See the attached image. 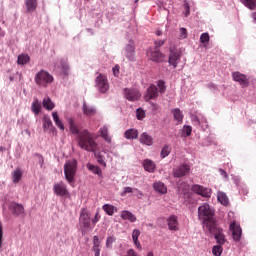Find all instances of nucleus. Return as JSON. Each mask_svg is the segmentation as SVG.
Instances as JSON below:
<instances>
[{
    "mask_svg": "<svg viewBox=\"0 0 256 256\" xmlns=\"http://www.w3.org/2000/svg\"><path fill=\"white\" fill-rule=\"evenodd\" d=\"M68 125L71 133H73V135H78L79 147H81V149H85V151H92L94 153V157H97V153L95 152V136L87 130L79 132V127H77L73 118H68Z\"/></svg>",
    "mask_w": 256,
    "mask_h": 256,
    "instance_id": "1",
    "label": "nucleus"
},
{
    "mask_svg": "<svg viewBox=\"0 0 256 256\" xmlns=\"http://www.w3.org/2000/svg\"><path fill=\"white\" fill-rule=\"evenodd\" d=\"M198 217L203 221L204 230L216 224L215 219L213 218V210L207 203L198 208Z\"/></svg>",
    "mask_w": 256,
    "mask_h": 256,
    "instance_id": "2",
    "label": "nucleus"
},
{
    "mask_svg": "<svg viewBox=\"0 0 256 256\" xmlns=\"http://www.w3.org/2000/svg\"><path fill=\"white\" fill-rule=\"evenodd\" d=\"M64 175L69 185H74L75 175H77V160L72 159L66 161L64 164Z\"/></svg>",
    "mask_w": 256,
    "mask_h": 256,
    "instance_id": "3",
    "label": "nucleus"
},
{
    "mask_svg": "<svg viewBox=\"0 0 256 256\" xmlns=\"http://www.w3.org/2000/svg\"><path fill=\"white\" fill-rule=\"evenodd\" d=\"M36 85L38 87H49L53 83V75L45 70H40L34 77Z\"/></svg>",
    "mask_w": 256,
    "mask_h": 256,
    "instance_id": "4",
    "label": "nucleus"
},
{
    "mask_svg": "<svg viewBox=\"0 0 256 256\" xmlns=\"http://www.w3.org/2000/svg\"><path fill=\"white\" fill-rule=\"evenodd\" d=\"M79 223L82 235L91 231V216H89V211H87V209H82L79 217Z\"/></svg>",
    "mask_w": 256,
    "mask_h": 256,
    "instance_id": "5",
    "label": "nucleus"
},
{
    "mask_svg": "<svg viewBox=\"0 0 256 256\" xmlns=\"http://www.w3.org/2000/svg\"><path fill=\"white\" fill-rule=\"evenodd\" d=\"M204 231H207L208 233H210V235H214L216 243H218V245H225L227 239H225L223 229L217 228V224H213L212 226L206 228Z\"/></svg>",
    "mask_w": 256,
    "mask_h": 256,
    "instance_id": "6",
    "label": "nucleus"
},
{
    "mask_svg": "<svg viewBox=\"0 0 256 256\" xmlns=\"http://www.w3.org/2000/svg\"><path fill=\"white\" fill-rule=\"evenodd\" d=\"M147 57L153 63H163L165 61V54L157 48H150L147 50Z\"/></svg>",
    "mask_w": 256,
    "mask_h": 256,
    "instance_id": "7",
    "label": "nucleus"
},
{
    "mask_svg": "<svg viewBox=\"0 0 256 256\" xmlns=\"http://www.w3.org/2000/svg\"><path fill=\"white\" fill-rule=\"evenodd\" d=\"M97 89L100 94L105 95L109 91V80L107 76L100 74L97 77Z\"/></svg>",
    "mask_w": 256,
    "mask_h": 256,
    "instance_id": "8",
    "label": "nucleus"
},
{
    "mask_svg": "<svg viewBox=\"0 0 256 256\" xmlns=\"http://www.w3.org/2000/svg\"><path fill=\"white\" fill-rule=\"evenodd\" d=\"M124 97L128 101H138L141 98V92L135 88H125Z\"/></svg>",
    "mask_w": 256,
    "mask_h": 256,
    "instance_id": "9",
    "label": "nucleus"
},
{
    "mask_svg": "<svg viewBox=\"0 0 256 256\" xmlns=\"http://www.w3.org/2000/svg\"><path fill=\"white\" fill-rule=\"evenodd\" d=\"M53 192L58 197H67V195H69V190H67V185H65V183L63 182H58L54 184Z\"/></svg>",
    "mask_w": 256,
    "mask_h": 256,
    "instance_id": "10",
    "label": "nucleus"
},
{
    "mask_svg": "<svg viewBox=\"0 0 256 256\" xmlns=\"http://www.w3.org/2000/svg\"><path fill=\"white\" fill-rule=\"evenodd\" d=\"M232 79L233 81H236V83H239L242 87H248L249 86V79H247V76L239 71L232 73Z\"/></svg>",
    "mask_w": 256,
    "mask_h": 256,
    "instance_id": "11",
    "label": "nucleus"
},
{
    "mask_svg": "<svg viewBox=\"0 0 256 256\" xmlns=\"http://www.w3.org/2000/svg\"><path fill=\"white\" fill-rule=\"evenodd\" d=\"M191 171V166L188 164H181L176 169L173 170L174 177L181 178L185 177V175H189Z\"/></svg>",
    "mask_w": 256,
    "mask_h": 256,
    "instance_id": "12",
    "label": "nucleus"
},
{
    "mask_svg": "<svg viewBox=\"0 0 256 256\" xmlns=\"http://www.w3.org/2000/svg\"><path fill=\"white\" fill-rule=\"evenodd\" d=\"M9 210L14 217H19V215H25V207H23V204H19L17 202H11L9 204Z\"/></svg>",
    "mask_w": 256,
    "mask_h": 256,
    "instance_id": "13",
    "label": "nucleus"
},
{
    "mask_svg": "<svg viewBox=\"0 0 256 256\" xmlns=\"http://www.w3.org/2000/svg\"><path fill=\"white\" fill-rule=\"evenodd\" d=\"M181 61V54H179V51L173 50V48H170L169 53V65H172L174 69H177V65H179V62Z\"/></svg>",
    "mask_w": 256,
    "mask_h": 256,
    "instance_id": "14",
    "label": "nucleus"
},
{
    "mask_svg": "<svg viewBox=\"0 0 256 256\" xmlns=\"http://www.w3.org/2000/svg\"><path fill=\"white\" fill-rule=\"evenodd\" d=\"M191 190L197 195H201V197H211V189L205 188L199 184L192 185Z\"/></svg>",
    "mask_w": 256,
    "mask_h": 256,
    "instance_id": "15",
    "label": "nucleus"
},
{
    "mask_svg": "<svg viewBox=\"0 0 256 256\" xmlns=\"http://www.w3.org/2000/svg\"><path fill=\"white\" fill-rule=\"evenodd\" d=\"M230 231L232 232V237L234 241H241V235H243V230L241 226L235 222L230 224Z\"/></svg>",
    "mask_w": 256,
    "mask_h": 256,
    "instance_id": "16",
    "label": "nucleus"
},
{
    "mask_svg": "<svg viewBox=\"0 0 256 256\" xmlns=\"http://www.w3.org/2000/svg\"><path fill=\"white\" fill-rule=\"evenodd\" d=\"M159 97V89L157 86L151 85L148 87L146 95L144 96L145 101H151V99H157Z\"/></svg>",
    "mask_w": 256,
    "mask_h": 256,
    "instance_id": "17",
    "label": "nucleus"
},
{
    "mask_svg": "<svg viewBox=\"0 0 256 256\" xmlns=\"http://www.w3.org/2000/svg\"><path fill=\"white\" fill-rule=\"evenodd\" d=\"M125 57L129 61H135V43L133 41H129V43L126 45Z\"/></svg>",
    "mask_w": 256,
    "mask_h": 256,
    "instance_id": "18",
    "label": "nucleus"
},
{
    "mask_svg": "<svg viewBox=\"0 0 256 256\" xmlns=\"http://www.w3.org/2000/svg\"><path fill=\"white\" fill-rule=\"evenodd\" d=\"M168 229L170 231H177L179 229V220L177 216L171 215L167 220Z\"/></svg>",
    "mask_w": 256,
    "mask_h": 256,
    "instance_id": "19",
    "label": "nucleus"
},
{
    "mask_svg": "<svg viewBox=\"0 0 256 256\" xmlns=\"http://www.w3.org/2000/svg\"><path fill=\"white\" fill-rule=\"evenodd\" d=\"M39 0H25V7L27 13H33L34 11H37V7L39 5Z\"/></svg>",
    "mask_w": 256,
    "mask_h": 256,
    "instance_id": "20",
    "label": "nucleus"
},
{
    "mask_svg": "<svg viewBox=\"0 0 256 256\" xmlns=\"http://www.w3.org/2000/svg\"><path fill=\"white\" fill-rule=\"evenodd\" d=\"M99 135L106 141V143H111L112 138L111 135L109 134V127L103 126L99 129Z\"/></svg>",
    "mask_w": 256,
    "mask_h": 256,
    "instance_id": "21",
    "label": "nucleus"
},
{
    "mask_svg": "<svg viewBox=\"0 0 256 256\" xmlns=\"http://www.w3.org/2000/svg\"><path fill=\"white\" fill-rule=\"evenodd\" d=\"M140 143H142V145H147L148 147H151V145H153V137L147 134V132H144L140 135Z\"/></svg>",
    "mask_w": 256,
    "mask_h": 256,
    "instance_id": "22",
    "label": "nucleus"
},
{
    "mask_svg": "<svg viewBox=\"0 0 256 256\" xmlns=\"http://www.w3.org/2000/svg\"><path fill=\"white\" fill-rule=\"evenodd\" d=\"M121 218L124 220V221H130V223H135V221H137V217L129 212L128 210H123L121 212Z\"/></svg>",
    "mask_w": 256,
    "mask_h": 256,
    "instance_id": "23",
    "label": "nucleus"
},
{
    "mask_svg": "<svg viewBox=\"0 0 256 256\" xmlns=\"http://www.w3.org/2000/svg\"><path fill=\"white\" fill-rule=\"evenodd\" d=\"M43 129L45 132L47 131H55V126H53V122L49 116L43 117Z\"/></svg>",
    "mask_w": 256,
    "mask_h": 256,
    "instance_id": "24",
    "label": "nucleus"
},
{
    "mask_svg": "<svg viewBox=\"0 0 256 256\" xmlns=\"http://www.w3.org/2000/svg\"><path fill=\"white\" fill-rule=\"evenodd\" d=\"M153 189L157 191V193H161V195H165L167 193V186L165 183L158 181L153 184Z\"/></svg>",
    "mask_w": 256,
    "mask_h": 256,
    "instance_id": "25",
    "label": "nucleus"
},
{
    "mask_svg": "<svg viewBox=\"0 0 256 256\" xmlns=\"http://www.w3.org/2000/svg\"><path fill=\"white\" fill-rule=\"evenodd\" d=\"M171 113H172L175 121H177V123L179 125H181V123H183V117H184L183 112L181 111V109L175 108V109L171 110Z\"/></svg>",
    "mask_w": 256,
    "mask_h": 256,
    "instance_id": "26",
    "label": "nucleus"
},
{
    "mask_svg": "<svg viewBox=\"0 0 256 256\" xmlns=\"http://www.w3.org/2000/svg\"><path fill=\"white\" fill-rule=\"evenodd\" d=\"M141 235V230L139 229H134L132 232V239L134 241L135 247L137 249H141V242H139V236Z\"/></svg>",
    "mask_w": 256,
    "mask_h": 256,
    "instance_id": "27",
    "label": "nucleus"
},
{
    "mask_svg": "<svg viewBox=\"0 0 256 256\" xmlns=\"http://www.w3.org/2000/svg\"><path fill=\"white\" fill-rule=\"evenodd\" d=\"M144 169L145 171H148V173H154L155 172V162H153L150 159L144 160Z\"/></svg>",
    "mask_w": 256,
    "mask_h": 256,
    "instance_id": "28",
    "label": "nucleus"
},
{
    "mask_svg": "<svg viewBox=\"0 0 256 256\" xmlns=\"http://www.w3.org/2000/svg\"><path fill=\"white\" fill-rule=\"evenodd\" d=\"M22 178H23V171H21L20 168H16L12 173L13 183H19Z\"/></svg>",
    "mask_w": 256,
    "mask_h": 256,
    "instance_id": "29",
    "label": "nucleus"
},
{
    "mask_svg": "<svg viewBox=\"0 0 256 256\" xmlns=\"http://www.w3.org/2000/svg\"><path fill=\"white\" fill-rule=\"evenodd\" d=\"M42 105L44 109H47L48 111H53V109L55 108V104H53V102L51 101V98L49 97H45L43 99Z\"/></svg>",
    "mask_w": 256,
    "mask_h": 256,
    "instance_id": "30",
    "label": "nucleus"
},
{
    "mask_svg": "<svg viewBox=\"0 0 256 256\" xmlns=\"http://www.w3.org/2000/svg\"><path fill=\"white\" fill-rule=\"evenodd\" d=\"M124 135L126 139H137L139 137V131L136 129H129L125 131Z\"/></svg>",
    "mask_w": 256,
    "mask_h": 256,
    "instance_id": "31",
    "label": "nucleus"
},
{
    "mask_svg": "<svg viewBox=\"0 0 256 256\" xmlns=\"http://www.w3.org/2000/svg\"><path fill=\"white\" fill-rule=\"evenodd\" d=\"M31 111L34 113V115H39V113H41V102H39V100L34 99L31 106Z\"/></svg>",
    "mask_w": 256,
    "mask_h": 256,
    "instance_id": "32",
    "label": "nucleus"
},
{
    "mask_svg": "<svg viewBox=\"0 0 256 256\" xmlns=\"http://www.w3.org/2000/svg\"><path fill=\"white\" fill-rule=\"evenodd\" d=\"M82 111L84 113V115H87V117H93V115H95L96 111L95 108L91 107V106H87V104H83V108Z\"/></svg>",
    "mask_w": 256,
    "mask_h": 256,
    "instance_id": "33",
    "label": "nucleus"
},
{
    "mask_svg": "<svg viewBox=\"0 0 256 256\" xmlns=\"http://www.w3.org/2000/svg\"><path fill=\"white\" fill-rule=\"evenodd\" d=\"M52 117L56 127H59L60 131H65V126L63 125V122L59 120V114H57V112H53Z\"/></svg>",
    "mask_w": 256,
    "mask_h": 256,
    "instance_id": "34",
    "label": "nucleus"
},
{
    "mask_svg": "<svg viewBox=\"0 0 256 256\" xmlns=\"http://www.w3.org/2000/svg\"><path fill=\"white\" fill-rule=\"evenodd\" d=\"M218 201L221 203V205H229V198L227 197V194L224 192L218 193Z\"/></svg>",
    "mask_w": 256,
    "mask_h": 256,
    "instance_id": "35",
    "label": "nucleus"
},
{
    "mask_svg": "<svg viewBox=\"0 0 256 256\" xmlns=\"http://www.w3.org/2000/svg\"><path fill=\"white\" fill-rule=\"evenodd\" d=\"M103 211H105L107 215L112 216L115 213V211H117V208L113 205L105 204L103 206Z\"/></svg>",
    "mask_w": 256,
    "mask_h": 256,
    "instance_id": "36",
    "label": "nucleus"
},
{
    "mask_svg": "<svg viewBox=\"0 0 256 256\" xmlns=\"http://www.w3.org/2000/svg\"><path fill=\"white\" fill-rule=\"evenodd\" d=\"M212 254L214 256H221L223 254V246L221 244L213 246Z\"/></svg>",
    "mask_w": 256,
    "mask_h": 256,
    "instance_id": "37",
    "label": "nucleus"
},
{
    "mask_svg": "<svg viewBox=\"0 0 256 256\" xmlns=\"http://www.w3.org/2000/svg\"><path fill=\"white\" fill-rule=\"evenodd\" d=\"M29 61H30L29 55L22 54L18 56L17 63L18 65H26V63H29Z\"/></svg>",
    "mask_w": 256,
    "mask_h": 256,
    "instance_id": "38",
    "label": "nucleus"
},
{
    "mask_svg": "<svg viewBox=\"0 0 256 256\" xmlns=\"http://www.w3.org/2000/svg\"><path fill=\"white\" fill-rule=\"evenodd\" d=\"M242 3L252 11L256 9V0H242Z\"/></svg>",
    "mask_w": 256,
    "mask_h": 256,
    "instance_id": "39",
    "label": "nucleus"
},
{
    "mask_svg": "<svg viewBox=\"0 0 256 256\" xmlns=\"http://www.w3.org/2000/svg\"><path fill=\"white\" fill-rule=\"evenodd\" d=\"M171 154V146L169 145H165L163 148H162V151H161V158L162 159H165V157H169V155Z\"/></svg>",
    "mask_w": 256,
    "mask_h": 256,
    "instance_id": "40",
    "label": "nucleus"
},
{
    "mask_svg": "<svg viewBox=\"0 0 256 256\" xmlns=\"http://www.w3.org/2000/svg\"><path fill=\"white\" fill-rule=\"evenodd\" d=\"M210 39L211 38L209 36V33L204 32L200 36V43H202V45H207V43H209Z\"/></svg>",
    "mask_w": 256,
    "mask_h": 256,
    "instance_id": "41",
    "label": "nucleus"
},
{
    "mask_svg": "<svg viewBox=\"0 0 256 256\" xmlns=\"http://www.w3.org/2000/svg\"><path fill=\"white\" fill-rule=\"evenodd\" d=\"M115 241H117V238H115V236H109L106 240V247L108 249H112Z\"/></svg>",
    "mask_w": 256,
    "mask_h": 256,
    "instance_id": "42",
    "label": "nucleus"
},
{
    "mask_svg": "<svg viewBox=\"0 0 256 256\" xmlns=\"http://www.w3.org/2000/svg\"><path fill=\"white\" fill-rule=\"evenodd\" d=\"M193 131V127L189 125H185L182 130V135H186V137L191 136V133Z\"/></svg>",
    "mask_w": 256,
    "mask_h": 256,
    "instance_id": "43",
    "label": "nucleus"
},
{
    "mask_svg": "<svg viewBox=\"0 0 256 256\" xmlns=\"http://www.w3.org/2000/svg\"><path fill=\"white\" fill-rule=\"evenodd\" d=\"M158 89L159 93H165L167 91V87L165 86V82H163V80L158 81Z\"/></svg>",
    "mask_w": 256,
    "mask_h": 256,
    "instance_id": "44",
    "label": "nucleus"
},
{
    "mask_svg": "<svg viewBox=\"0 0 256 256\" xmlns=\"http://www.w3.org/2000/svg\"><path fill=\"white\" fill-rule=\"evenodd\" d=\"M136 117L141 121V119H145V111L141 108H138L136 111Z\"/></svg>",
    "mask_w": 256,
    "mask_h": 256,
    "instance_id": "45",
    "label": "nucleus"
},
{
    "mask_svg": "<svg viewBox=\"0 0 256 256\" xmlns=\"http://www.w3.org/2000/svg\"><path fill=\"white\" fill-rule=\"evenodd\" d=\"M166 41H167V39H164V40H156L155 42H154V47H153V49H159L160 47H163V45H165V43H166Z\"/></svg>",
    "mask_w": 256,
    "mask_h": 256,
    "instance_id": "46",
    "label": "nucleus"
},
{
    "mask_svg": "<svg viewBox=\"0 0 256 256\" xmlns=\"http://www.w3.org/2000/svg\"><path fill=\"white\" fill-rule=\"evenodd\" d=\"M86 167H87V169H88L89 171H91V173H94V175H97V166H95V165H93V164H91V163H88V164L86 165Z\"/></svg>",
    "mask_w": 256,
    "mask_h": 256,
    "instance_id": "47",
    "label": "nucleus"
},
{
    "mask_svg": "<svg viewBox=\"0 0 256 256\" xmlns=\"http://www.w3.org/2000/svg\"><path fill=\"white\" fill-rule=\"evenodd\" d=\"M133 192H135V188L124 187V191L121 193V196L125 197V195H127V193H133Z\"/></svg>",
    "mask_w": 256,
    "mask_h": 256,
    "instance_id": "48",
    "label": "nucleus"
},
{
    "mask_svg": "<svg viewBox=\"0 0 256 256\" xmlns=\"http://www.w3.org/2000/svg\"><path fill=\"white\" fill-rule=\"evenodd\" d=\"M97 163H99L102 167L106 168L107 164L105 163V159L101 155H98L97 157Z\"/></svg>",
    "mask_w": 256,
    "mask_h": 256,
    "instance_id": "49",
    "label": "nucleus"
},
{
    "mask_svg": "<svg viewBox=\"0 0 256 256\" xmlns=\"http://www.w3.org/2000/svg\"><path fill=\"white\" fill-rule=\"evenodd\" d=\"M36 157H38V162H39L40 167H43V164L45 163V158H43V155L36 154Z\"/></svg>",
    "mask_w": 256,
    "mask_h": 256,
    "instance_id": "50",
    "label": "nucleus"
},
{
    "mask_svg": "<svg viewBox=\"0 0 256 256\" xmlns=\"http://www.w3.org/2000/svg\"><path fill=\"white\" fill-rule=\"evenodd\" d=\"M184 9H185V11H186L185 17H189V15H190V13H191L190 7H189V3H185V4H184Z\"/></svg>",
    "mask_w": 256,
    "mask_h": 256,
    "instance_id": "51",
    "label": "nucleus"
},
{
    "mask_svg": "<svg viewBox=\"0 0 256 256\" xmlns=\"http://www.w3.org/2000/svg\"><path fill=\"white\" fill-rule=\"evenodd\" d=\"M180 33L182 39H187V29L186 28H180Z\"/></svg>",
    "mask_w": 256,
    "mask_h": 256,
    "instance_id": "52",
    "label": "nucleus"
},
{
    "mask_svg": "<svg viewBox=\"0 0 256 256\" xmlns=\"http://www.w3.org/2000/svg\"><path fill=\"white\" fill-rule=\"evenodd\" d=\"M3 245V225L0 223V249Z\"/></svg>",
    "mask_w": 256,
    "mask_h": 256,
    "instance_id": "53",
    "label": "nucleus"
},
{
    "mask_svg": "<svg viewBox=\"0 0 256 256\" xmlns=\"http://www.w3.org/2000/svg\"><path fill=\"white\" fill-rule=\"evenodd\" d=\"M134 192L137 193L136 196L138 199H141L143 197V192H141V190L134 188Z\"/></svg>",
    "mask_w": 256,
    "mask_h": 256,
    "instance_id": "54",
    "label": "nucleus"
},
{
    "mask_svg": "<svg viewBox=\"0 0 256 256\" xmlns=\"http://www.w3.org/2000/svg\"><path fill=\"white\" fill-rule=\"evenodd\" d=\"M219 172L222 175V177H225V179H227L229 177V175L225 172V170L220 169Z\"/></svg>",
    "mask_w": 256,
    "mask_h": 256,
    "instance_id": "55",
    "label": "nucleus"
},
{
    "mask_svg": "<svg viewBox=\"0 0 256 256\" xmlns=\"http://www.w3.org/2000/svg\"><path fill=\"white\" fill-rule=\"evenodd\" d=\"M183 187L185 188V191H188V190H189V186H188L187 184H185V183H182V184H180V186H179L180 191H181V189H183Z\"/></svg>",
    "mask_w": 256,
    "mask_h": 256,
    "instance_id": "56",
    "label": "nucleus"
},
{
    "mask_svg": "<svg viewBox=\"0 0 256 256\" xmlns=\"http://www.w3.org/2000/svg\"><path fill=\"white\" fill-rule=\"evenodd\" d=\"M113 73H114L115 77H117V75H119V66H115L113 68Z\"/></svg>",
    "mask_w": 256,
    "mask_h": 256,
    "instance_id": "57",
    "label": "nucleus"
},
{
    "mask_svg": "<svg viewBox=\"0 0 256 256\" xmlns=\"http://www.w3.org/2000/svg\"><path fill=\"white\" fill-rule=\"evenodd\" d=\"M96 243H97V236H94V256H97V250H95Z\"/></svg>",
    "mask_w": 256,
    "mask_h": 256,
    "instance_id": "58",
    "label": "nucleus"
},
{
    "mask_svg": "<svg viewBox=\"0 0 256 256\" xmlns=\"http://www.w3.org/2000/svg\"><path fill=\"white\" fill-rule=\"evenodd\" d=\"M156 35H157L158 37H161V35H163V32H162L161 30H158V31H156Z\"/></svg>",
    "mask_w": 256,
    "mask_h": 256,
    "instance_id": "59",
    "label": "nucleus"
},
{
    "mask_svg": "<svg viewBox=\"0 0 256 256\" xmlns=\"http://www.w3.org/2000/svg\"><path fill=\"white\" fill-rule=\"evenodd\" d=\"M101 169H99V168H97V175H98V177H101Z\"/></svg>",
    "mask_w": 256,
    "mask_h": 256,
    "instance_id": "60",
    "label": "nucleus"
},
{
    "mask_svg": "<svg viewBox=\"0 0 256 256\" xmlns=\"http://www.w3.org/2000/svg\"><path fill=\"white\" fill-rule=\"evenodd\" d=\"M0 35L3 37L5 35V32L0 28Z\"/></svg>",
    "mask_w": 256,
    "mask_h": 256,
    "instance_id": "61",
    "label": "nucleus"
},
{
    "mask_svg": "<svg viewBox=\"0 0 256 256\" xmlns=\"http://www.w3.org/2000/svg\"><path fill=\"white\" fill-rule=\"evenodd\" d=\"M147 256H154L153 252H148Z\"/></svg>",
    "mask_w": 256,
    "mask_h": 256,
    "instance_id": "62",
    "label": "nucleus"
},
{
    "mask_svg": "<svg viewBox=\"0 0 256 256\" xmlns=\"http://www.w3.org/2000/svg\"><path fill=\"white\" fill-rule=\"evenodd\" d=\"M253 19L256 21V12L253 13Z\"/></svg>",
    "mask_w": 256,
    "mask_h": 256,
    "instance_id": "63",
    "label": "nucleus"
},
{
    "mask_svg": "<svg viewBox=\"0 0 256 256\" xmlns=\"http://www.w3.org/2000/svg\"><path fill=\"white\" fill-rule=\"evenodd\" d=\"M0 151H5V148H3V147H0Z\"/></svg>",
    "mask_w": 256,
    "mask_h": 256,
    "instance_id": "64",
    "label": "nucleus"
}]
</instances>
